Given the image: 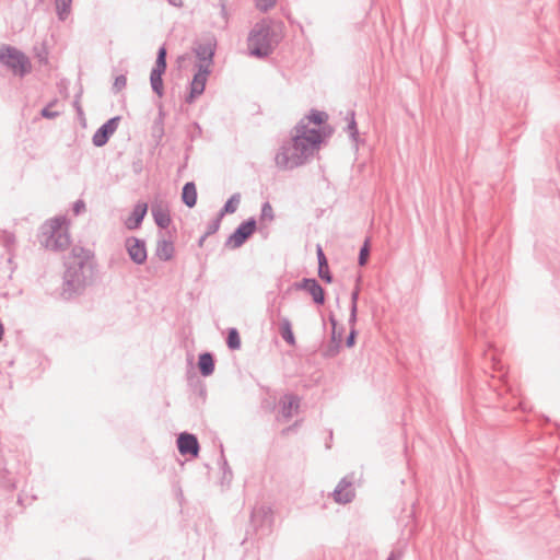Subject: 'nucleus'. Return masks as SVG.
Returning a JSON list of instances; mask_svg holds the SVG:
<instances>
[{
    "mask_svg": "<svg viewBox=\"0 0 560 560\" xmlns=\"http://www.w3.org/2000/svg\"><path fill=\"white\" fill-rule=\"evenodd\" d=\"M63 266L60 298L70 301L83 294L92 282L96 267L94 253L83 246L73 245L65 257Z\"/></svg>",
    "mask_w": 560,
    "mask_h": 560,
    "instance_id": "1",
    "label": "nucleus"
},
{
    "mask_svg": "<svg viewBox=\"0 0 560 560\" xmlns=\"http://www.w3.org/2000/svg\"><path fill=\"white\" fill-rule=\"evenodd\" d=\"M318 137H314L303 122H296L291 131V141H284L275 161L282 170H294L306 164L320 148Z\"/></svg>",
    "mask_w": 560,
    "mask_h": 560,
    "instance_id": "2",
    "label": "nucleus"
},
{
    "mask_svg": "<svg viewBox=\"0 0 560 560\" xmlns=\"http://www.w3.org/2000/svg\"><path fill=\"white\" fill-rule=\"evenodd\" d=\"M69 220L66 215H57L42 223L37 240L39 245L50 252H65L71 245Z\"/></svg>",
    "mask_w": 560,
    "mask_h": 560,
    "instance_id": "3",
    "label": "nucleus"
},
{
    "mask_svg": "<svg viewBox=\"0 0 560 560\" xmlns=\"http://www.w3.org/2000/svg\"><path fill=\"white\" fill-rule=\"evenodd\" d=\"M277 44L275 31L266 21L257 22L248 34L249 55L256 58H266L271 55Z\"/></svg>",
    "mask_w": 560,
    "mask_h": 560,
    "instance_id": "4",
    "label": "nucleus"
},
{
    "mask_svg": "<svg viewBox=\"0 0 560 560\" xmlns=\"http://www.w3.org/2000/svg\"><path fill=\"white\" fill-rule=\"evenodd\" d=\"M0 63L20 78H24L32 72L30 58L22 50L11 45L3 44L0 47Z\"/></svg>",
    "mask_w": 560,
    "mask_h": 560,
    "instance_id": "5",
    "label": "nucleus"
},
{
    "mask_svg": "<svg viewBox=\"0 0 560 560\" xmlns=\"http://www.w3.org/2000/svg\"><path fill=\"white\" fill-rule=\"evenodd\" d=\"M21 454L18 451L8 450L5 453L0 447V483L13 490L16 488L15 475L20 472Z\"/></svg>",
    "mask_w": 560,
    "mask_h": 560,
    "instance_id": "6",
    "label": "nucleus"
},
{
    "mask_svg": "<svg viewBox=\"0 0 560 560\" xmlns=\"http://www.w3.org/2000/svg\"><path fill=\"white\" fill-rule=\"evenodd\" d=\"M257 230V221L250 217L243 221L234 232L226 238L224 247L236 249L243 246Z\"/></svg>",
    "mask_w": 560,
    "mask_h": 560,
    "instance_id": "7",
    "label": "nucleus"
},
{
    "mask_svg": "<svg viewBox=\"0 0 560 560\" xmlns=\"http://www.w3.org/2000/svg\"><path fill=\"white\" fill-rule=\"evenodd\" d=\"M217 48V39L213 35H207L194 42L192 51L199 60L198 65H207L208 69L213 65Z\"/></svg>",
    "mask_w": 560,
    "mask_h": 560,
    "instance_id": "8",
    "label": "nucleus"
},
{
    "mask_svg": "<svg viewBox=\"0 0 560 560\" xmlns=\"http://www.w3.org/2000/svg\"><path fill=\"white\" fill-rule=\"evenodd\" d=\"M211 69H208L207 65H197V72L189 84V93L185 97V102L191 104L195 100L200 96L206 89L208 77Z\"/></svg>",
    "mask_w": 560,
    "mask_h": 560,
    "instance_id": "9",
    "label": "nucleus"
},
{
    "mask_svg": "<svg viewBox=\"0 0 560 560\" xmlns=\"http://www.w3.org/2000/svg\"><path fill=\"white\" fill-rule=\"evenodd\" d=\"M293 289L306 291L318 306L324 305L326 302L325 290L315 278H303L301 281L293 283Z\"/></svg>",
    "mask_w": 560,
    "mask_h": 560,
    "instance_id": "10",
    "label": "nucleus"
},
{
    "mask_svg": "<svg viewBox=\"0 0 560 560\" xmlns=\"http://www.w3.org/2000/svg\"><path fill=\"white\" fill-rule=\"evenodd\" d=\"M332 498L336 503L347 504L355 498V489L353 487V474L345 476L332 491Z\"/></svg>",
    "mask_w": 560,
    "mask_h": 560,
    "instance_id": "11",
    "label": "nucleus"
},
{
    "mask_svg": "<svg viewBox=\"0 0 560 560\" xmlns=\"http://www.w3.org/2000/svg\"><path fill=\"white\" fill-rule=\"evenodd\" d=\"M120 116H114L105 121L93 135L92 142L95 147H104L118 128Z\"/></svg>",
    "mask_w": 560,
    "mask_h": 560,
    "instance_id": "12",
    "label": "nucleus"
},
{
    "mask_svg": "<svg viewBox=\"0 0 560 560\" xmlns=\"http://www.w3.org/2000/svg\"><path fill=\"white\" fill-rule=\"evenodd\" d=\"M125 246L129 258L137 265H142L147 261L145 242L141 238L129 236L126 238Z\"/></svg>",
    "mask_w": 560,
    "mask_h": 560,
    "instance_id": "13",
    "label": "nucleus"
},
{
    "mask_svg": "<svg viewBox=\"0 0 560 560\" xmlns=\"http://www.w3.org/2000/svg\"><path fill=\"white\" fill-rule=\"evenodd\" d=\"M177 450L183 456L197 457L199 455L200 445L195 434L183 432L177 436Z\"/></svg>",
    "mask_w": 560,
    "mask_h": 560,
    "instance_id": "14",
    "label": "nucleus"
},
{
    "mask_svg": "<svg viewBox=\"0 0 560 560\" xmlns=\"http://www.w3.org/2000/svg\"><path fill=\"white\" fill-rule=\"evenodd\" d=\"M151 214L160 229H167L172 223L170 209L166 202L155 200L151 205Z\"/></svg>",
    "mask_w": 560,
    "mask_h": 560,
    "instance_id": "15",
    "label": "nucleus"
},
{
    "mask_svg": "<svg viewBox=\"0 0 560 560\" xmlns=\"http://www.w3.org/2000/svg\"><path fill=\"white\" fill-rule=\"evenodd\" d=\"M301 399L295 394H284L279 400V413L288 421L293 417L294 412L300 409Z\"/></svg>",
    "mask_w": 560,
    "mask_h": 560,
    "instance_id": "16",
    "label": "nucleus"
},
{
    "mask_svg": "<svg viewBox=\"0 0 560 560\" xmlns=\"http://www.w3.org/2000/svg\"><path fill=\"white\" fill-rule=\"evenodd\" d=\"M148 212V205L145 202H138L130 215L126 219L125 225L128 230L139 229Z\"/></svg>",
    "mask_w": 560,
    "mask_h": 560,
    "instance_id": "17",
    "label": "nucleus"
},
{
    "mask_svg": "<svg viewBox=\"0 0 560 560\" xmlns=\"http://www.w3.org/2000/svg\"><path fill=\"white\" fill-rule=\"evenodd\" d=\"M175 254V246L172 240H166L164 236L156 242L155 255L162 261H170Z\"/></svg>",
    "mask_w": 560,
    "mask_h": 560,
    "instance_id": "18",
    "label": "nucleus"
},
{
    "mask_svg": "<svg viewBox=\"0 0 560 560\" xmlns=\"http://www.w3.org/2000/svg\"><path fill=\"white\" fill-rule=\"evenodd\" d=\"M329 116L326 112L318 110V109H311L307 115H305L303 118H301L298 122H303L306 127V129H312L310 127L311 124H314L315 126L320 127L322 125L326 124Z\"/></svg>",
    "mask_w": 560,
    "mask_h": 560,
    "instance_id": "19",
    "label": "nucleus"
},
{
    "mask_svg": "<svg viewBox=\"0 0 560 560\" xmlns=\"http://www.w3.org/2000/svg\"><path fill=\"white\" fill-rule=\"evenodd\" d=\"M164 119H165V112L163 110L162 105L159 107V113L156 118L154 119L152 126H151V137L155 141V144L159 145L163 137L165 135L164 132Z\"/></svg>",
    "mask_w": 560,
    "mask_h": 560,
    "instance_id": "20",
    "label": "nucleus"
},
{
    "mask_svg": "<svg viewBox=\"0 0 560 560\" xmlns=\"http://www.w3.org/2000/svg\"><path fill=\"white\" fill-rule=\"evenodd\" d=\"M198 369L202 376L207 377L213 374L215 368V360L212 353L202 352L198 358Z\"/></svg>",
    "mask_w": 560,
    "mask_h": 560,
    "instance_id": "21",
    "label": "nucleus"
},
{
    "mask_svg": "<svg viewBox=\"0 0 560 560\" xmlns=\"http://www.w3.org/2000/svg\"><path fill=\"white\" fill-rule=\"evenodd\" d=\"M182 201L188 208H194L197 203V188L194 182H187L182 189Z\"/></svg>",
    "mask_w": 560,
    "mask_h": 560,
    "instance_id": "22",
    "label": "nucleus"
},
{
    "mask_svg": "<svg viewBox=\"0 0 560 560\" xmlns=\"http://www.w3.org/2000/svg\"><path fill=\"white\" fill-rule=\"evenodd\" d=\"M167 50L165 45H162L156 52L155 66L151 70L152 73L164 74L167 68Z\"/></svg>",
    "mask_w": 560,
    "mask_h": 560,
    "instance_id": "23",
    "label": "nucleus"
},
{
    "mask_svg": "<svg viewBox=\"0 0 560 560\" xmlns=\"http://www.w3.org/2000/svg\"><path fill=\"white\" fill-rule=\"evenodd\" d=\"M279 332L282 339L291 347L295 346V337L292 330V325L289 318L281 319Z\"/></svg>",
    "mask_w": 560,
    "mask_h": 560,
    "instance_id": "24",
    "label": "nucleus"
},
{
    "mask_svg": "<svg viewBox=\"0 0 560 560\" xmlns=\"http://www.w3.org/2000/svg\"><path fill=\"white\" fill-rule=\"evenodd\" d=\"M240 202H241V194L240 192H235L226 201L225 203L223 205V207L220 209V211L218 212V214L222 218H224V215L226 214H232L234 213L238 206H240Z\"/></svg>",
    "mask_w": 560,
    "mask_h": 560,
    "instance_id": "25",
    "label": "nucleus"
},
{
    "mask_svg": "<svg viewBox=\"0 0 560 560\" xmlns=\"http://www.w3.org/2000/svg\"><path fill=\"white\" fill-rule=\"evenodd\" d=\"M346 119L348 120V125L346 131L349 133L351 140L355 143L359 141V130L355 121V113L354 110H349L347 113Z\"/></svg>",
    "mask_w": 560,
    "mask_h": 560,
    "instance_id": "26",
    "label": "nucleus"
},
{
    "mask_svg": "<svg viewBox=\"0 0 560 560\" xmlns=\"http://www.w3.org/2000/svg\"><path fill=\"white\" fill-rule=\"evenodd\" d=\"M311 133L314 137H318V147L320 148L322 143L326 138H329L334 133V128L330 125L324 124L318 128L310 129Z\"/></svg>",
    "mask_w": 560,
    "mask_h": 560,
    "instance_id": "27",
    "label": "nucleus"
},
{
    "mask_svg": "<svg viewBox=\"0 0 560 560\" xmlns=\"http://www.w3.org/2000/svg\"><path fill=\"white\" fill-rule=\"evenodd\" d=\"M241 337L236 328L232 327L228 330L226 346L230 350H238L241 348Z\"/></svg>",
    "mask_w": 560,
    "mask_h": 560,
    "instance_id": "28",
    "label": "nucleus"
},
{
    "mask_svg": "<svg viewBox=\"0 0 560 560\" xmlns=\"http://www.w3.org/2000/svg\"><path fill=\"white\" fill-rule=\"evenodd\" d=\"M150 83H151V88H152V91L159 96V97H162L163 94H164V89H163V78H162V74H158V73H150Z\"/></svg>",
    "mask_w": 560,
    "mask_h": 560,
    "instance_id": "29",
    "label": "nucleus"
},
{
    "mask_svg": "<svg viewBox=\"0 0 560 560\" xmlns=\"http://www.w3.org/2000/svg\"><path fill=\"white\" fill-rule=\"evenodd\" d=\"M72 0H56V9L59 20L63 21L70 12Z\"/></svg>",
    "mask_w": 560,
    "mask_h": 560,
    "instance_id": "30",
    "label": "nucleus"
},
{
    "mask_svg": "<svg viewBox=\"0 0 560 560\" xmlns=\"http://www.w3.org/2000/svg\"><path fill=\"white\" fill-rule=\"evenodd\" d=\"M275 220V213H273V209H272V206L270 205L269 201H266L262 203L261 206V212H260V225H262V223L265 221L267 222H271Z\"/></svg>",
    "mask_w": 560,
    "mask_h": 560,
    "instance_id": "31",
    "label": "nucleus"
},
{
    "mask_svg": "<svg viewBox=\"0 0 560 560\" xmlns=\"http://www.w3.org/2000/svg\"><path fill=\"white\" fill-rule=\"evenodd\" d=\"M329 322H330L331 327H332V330H331V341L341 345L343 328H341L340 330H337V325L338 324H337V319H336L334 314L329 315Z\"/></svg>",
    "mask_w": 560,
    "mask_h": 560,
    "instance_id": "32",
    "label": "nucleus"
},
{
    "mask_svg": "<svg viewBox=\"0 0 560 560\" xmlns=\"http://www.w3.org/2000/svg\"><path fill=\"white\" fill-rule=\"evenodd\" d=\"M369 256H370V240L366 238L359 252V257H358L359 266H361V267L365 266L368 264Z\"/></svg>",
    "mask_w": 560,
    "mask_h": 560,
    "instance_id": "33",
    "label": "nucleus"
},
{
    "mask_svg": "<svg viewBox=\"0 0 560 560\" xmlns=\"http://www.w3.org/2000/svg\"><path fill=\"white\" fill-rule=\"evenodd\" d=\"M318 277L326 283H331L334 278L329 271L328 261L318 264Z\"/></svg>",
    "mask_w": 560,
    "mask_h": 560,
    "instance_id": "34",
    "label": "nucleus"
},
{
    "mask_svg": "<svg viewBox=\"0 0 560 560\" xmlns=\"http://www.w3.org/2000/svg\"><path fill=\"white\" fill-rule=\"evenodd\" d=\"M222 217H220L218 213L215 215V218H213L207 225V229H206V236H210L212 234H215L220 226H221V222H222Z\"/></svg>",
    "mask_w": 560,
    "mask_h": 560,
    "instance_id": "35",
    "label": "nucleus"
},
{
    "mask_svg": "<svg viewBox=\"0 0 560 560\" xmlns=\"http://www.w3.org/2000/svg\"><path fill=\"white\" fill-rule=\"evenodd\" d=\"M56 103H57V100H54L47 106H45L40 112L42 117L48 118V119L57 118L60 115V113L57 110H51V107L55 106Z\"/></svg>",
    "mask_w": 560,
    "mask_h": 560,
    "instance_id": "36",
    "label": "nucleus"
},
{
    "mask_svg": "<svg viewBox=\"0 0 560 560\" xmlns=\"http://www.w3.org/2000/svg\"><path fill=\"white\" fill-rule=\"evenodd\" d=\"M341 345L330 341L327 348L324 350L323 355L325 358H335L340 351Z\"/></svg>",
    "mask_w": 560,
    "mask_h": 560,
    "instance_id": "37",
    "label": "nucleus"
},
{
    "mask_svg": "<svg viewBox=\"0 0 560 560\" xmlns=\"http://www.w3.org/2000/svg\"><path fill=\"white\" fill-rule=\"evenodd\" d=\"M35 57L39 63L47 65L48 63V50L45 46L39 48L35 47Z\"/></svg>",
    "mask_w": 560,
    "mask_h": 560,
    "instance_id": "38",
    "label": "nucleus"
},
{
    "mask_svg": "<svg viewBox=\"0 0 560 560\" xmlns=\"http://www.w3.org/2000/svg\"><path fill=\"white\" fill-rule=\"evenodd\" d=\"M127 85V78L125 74H120V75H117L115 78V81H114V84H113V91L115 93H118L120 92L121 90H124Z\"/></svg>",
    "mask_w": 560,
    "mask_h": 560,
    "instance_id": "39",
    "label": "nucleus"
},
{
    "mask_svg": "<svg viewBox=\"0 0 560 560\" xmlns=\"http://www.w3.org/2000/svg\"><path fill=\"white\" fill-rule=\"evenodd\" d=\"M360 282H361V277H358L357 284H355L353 291L351 292L350 308H358V300H359V294H360Z\"/></svg>",
    "mask_w": 560,
    "mask_h": 560,
    "instance_id": "40",
    "label": "nucleus"
},
{
    "mask_svg": "<svg viewBox=\"0 0 560 560\" xmlns=\"http://www.w3.org/2000/svg\"><path fill=\"white\" fill-rule=\"evenodd\" d=\"M256 7L261 12H268L276 4V0H255Z\"/></svg>",
    "mask_w": 560,
    "mask_h": 560,
    "instance_id": "41",
    "label": "nucleus"
},
{
    "mask_svg": "<svg viewBox=\"0 0 560 560\" xmlns=\"http://www.w3.org/2000/svg\"><path fill=\"white\" fill-rule=\"evenodd\" d=\"M219 7H220V14L223 19L224 24H228L229 22V13H228V0H219Z\"/></svg>",
    "mask_w": 560,
    "mask_h": 560,
    "instance_id": "42",
    "label": "nucleus"
},
{
    "mask_svg": "<svg viewBox=\"0 0 560 560\" xmlns=\"http://www.w3.org/2000/svg\"><path fill=\"white\" fill-rule=\"evenodd\" d=\"M357 330L355 328H350L349 335L346 338V346L348 348H352L355 345V338H357Z\"/></svg>",
    "mask_w": 560,
    "mask_h": 560,
    "instance_id": "43",
    "label": "nucleus"
},
{
    "mask_svg": "<svg viewBox=\"0 0 560 560\" xmlns=\"http://www.w3.org/2000/svg\"><path fill=\"white\" fill-rule=\"evenodd\" d=\"M72 211L75 215L81 214L83 211H85V202L82 199L77 200L73 203Z\"/></svg>",
    "mask_w": 560,
    "mask_h": 560,
    "instance_id": "44",
    "label": "nucleus"
},
{
    "mask_svg": "<svg viewBox=\"0 0 560 560\" xmlns=\"http://www.w3.org/2000/svg\"><path fill=\"white\" fill-rule=\"evenodd\" d=\"M194 390L202 398L206 397V394H207V389H206V385L201 382V381H197L195 386H194Z\"/></svg>",
    "mask_w": 560,
    "mask_h": 560,
    "instance_id": "45",
    "label": "nucleus"
},
{
    "mask_svg": "<svg viewBox=\"0 0 560 560\" xmlns=\"http://www.w3.org/2000/svg\"><path fill=\"white\" fill-rule=\"evenodd\" d=\"M357 319H358V308H350V315H349V319H348V324L350 326V328H355V323H357Z\"/></svg>",
    "mask_w": 560,
    "mask_h": 560,
    "instance_id": "46",
    "label": "nucleus"
},
{
    "mask_svg": "<svg viewBox=\"0 0 560 560\" xmlns=\"http://www.w3.org/2000/svg\"><path fill=\"white\" fill-rule=\"evenodd\" d=\"M221 460H222V469H223L224 477L226 476V474L232 476V470L230 469V467L228 465V460L224 457V453H223V447L222 446H221Z\"/></svg>",
    "mask_w": 560,
    "mask_h": 560,
    "instance_id": "47",
    "label": "nucleus"
},
{
    "mask_svg": "<svg viewBox=\"0 0 560 560\" xmlns=\"http://www.w3.org/2000/svg\"><path fill=\"white\" fill-rule=\"evenodd\" d=\"M190 128L194 129V131L190 135V139L194 140L195 137H199L201 135V128L197 122H192L190 125Z\"/></svg>",
    "mask_w": 560,
    "mask_h": 560,
    "instance_id": "48",
    "label": "nucleus"
},
{
    "mask_svg": "<svg viewBox=\"0 0 560 560\" xmlns=\"http://www.w3.org/2000/svg\"><path fill=\"white\" fill-rule=\"evenodd\" d=\"M316 255H317V260H318V264H322V262H327V258L323 252V248L317 245V248H316Z\"/></svg>",
    "mask_w": 560,
    "mask_h": 560,
    "instance_id": "49",
    "label": "nucleus"
},
{
    "mask_svg": "<svg viewBox=\"0 0 560 560\" xmlns=\"http://www.w3.org/2000/svg\"><path fill=\"white\" fill-rule=\"evenodd\" d=\"M402 558V551L401 550H393L387 560H401Z\"/></svg>",
    "mask_w": 560,
    "mask_h": 560,
    "instance_id": "50",
    "label": "nucleus"
},
{
    "mask_svg": "<svg viewBox=\"0 0 560 560\" xmlns=\"http://www.w3.org/2000/svg\"><path fill=\"white\" fill-rule=\"evenodd\" d=\"M168 3L175 8H182L183 7V0H167Z\"/></svg>",
    "mask_w": 560,
    "mask_h": 560,
    "instance_id": "51",
    "label": "nucleus"
},
{
    "mask_svg": "<svg viewBox=\"0 0 560 560\" xmlns=\"http://www.w3.org/2000/svg\"><path fill=\"white\" fill-rule=\"evenodd\" d=\"M73 105H74V107H75V109H77L78 114H79V115H83L82 107H81V105H80V103H79V101H78V100H75V101H74Z\"/></svg>",
    "mask_w": 560,
    "mask_h": 560,
    "instance_id": "52",
    "label": "nucleus"
},
{
    "mask_svg": "<svg viewBox=\"0 0 560 560\" xmlns=\"http://www.w3.org/2000/svg\"><path fill=\"white\" fill-rule=\"evenodd\" d=\"M207 237H208V236H206V233H203V234L199 237V240H198V246H199V247H202V246H203V243H205V241L207 240Z\"/></svg>",
    "mask_w": 560,
    "mask_h": 560,
    "instance_id": "53",
    "label": "nucleus"
},
{
    "mask_svg": "<svg viewBox=\"0 0 560 560\" xmlns=\"http://www.w3.org/2000/svg\"><path fill=\"white\" fill-rule=\"evenodd\" d=\"M18 502H19L20 504H22V497H21V495L19 497Z\"/></svg>",
    "mask_w": 560,
    "mask_h": 560,
    "instance_id": "54",
    "label": "nucleus"
},
{
    "mask_svg": "<svg viewBox=\"0 0 560 560\" xmlns=\"http://www.w3.org/2000/svg\"><path fill=\"white\" fill-rule=\"evenodd\" d=\"M39 2H43L44 0H38Z\"/></svg>",
    "mask_w": 560,
    "mask_h": 560,
    "instance_id": "55",
    "label": "nucleus"
}]
</instances>
